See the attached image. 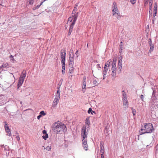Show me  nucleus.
<instances>
[{"label":"nucleus","mask_w":158,"mask_h":158,"mask_svg":"<svg viewBox=\"0 0 158 158\" xmlns=\"http://www.w3.org/2000/svg\"><path fill=\"white\" fill-rule=\"evenodd\" d=\"M51 129L56 134H62L64 132V130H66V127L62 123H54L52 125Z\"/></svg>","instance_id":"1"},{"label":"nucleus","mask_w":158,"mask_h":158,"mask_svg":"<svg viewBox=\"0 0 158 158\" xmlns=\"http://www.w3.org/2000/svg\"><path fill=\"white\" fill-rule=\"evenodd\" d=\"M144 125V128H145L146 131L144 132H142L140 135L151 133L154 130L152 125L151 123H145Z\"/></svg>","instance_id":"2"},{"label":"nucleus","mask_w":158,"mask_h":158,"mask_svg":"<svg viewBox=\"0 0 158 158\" xmlns=\"http://www.w3.org/2000/svg\"><path fill=\"white\" fill-rule=\"evenodd\" d=\"M60 98V91L59 89L57 91V92L56 94L55 98L52 104L53 107H55L56 106L59 102Z\"/></svg>","instance_id":"3"},{"label":"nucleus","mask_w":158,"mask_h":158,"mask_svg":"<svg viewBox=\"0 0 158 158\" xmlns=\"http://www.w3.org/2000/svg\"><path fill=\"white\" fill-rule=\"evenodd\" d=\"M87 126H83L81 130V136L83 139H86L88 133L86 131Z\"/></svg>","instance_id":"4"},{"label":"nucleus","mask_w":158,"mask_h":158,"mask_svg":"<svg viewBox=\"0 0 158 158\" xmlns=\"http://www.w3.org/2000/svg\"><path fill=\"white\" fill-rule=\"evenodd\" d=\"M66 52L65 50L64 49L61 51L60 58L61 61H65V60Z\"/></svg>","instance_id":"5"},{"label":"nucleus","mask_w":158,"mask_h":158,"mask_svg":"<svg viewBox=\"0 0 158 158\" xmlns=\"http://www.w3.org/2000/svg\"><path fill=\"white\" fill-rule=\"evenodd\" d=\"M112 7L113 8L112 11L114 12L113 14V15L114 16L115 15V14H116V13L119 12L117 8L116 3L115 2H114L113 3Z\"/></svg>","instance_id":"6"},{"label":"nucleus","mask_w":158,"mask_h":158,"mask_svg":"<svg viewBox=\"0 0 158 158\" xmlns=\"http://www.w3.org/2000/svg\"><path fill=\"white\" fill-rule=\"evenodd\" d=\"M148 44L150 46V49L149 50L148 53H151L154 50V44L152 43V41L151 39H148Z\"/></svg>","instance_id":"7"},{"label":"nucleus","mask_w":158,"mask_h":158,"mask_svg":"<svg viewBox=\"0 0 158 158\" xmlns=\"http://www.w3.org/2000/svg\"><path fill=\"white\" fill-rule=\"evenodd\" d=\"M82 142L84 148L85 150H87L88 149V146L87 143V139H83L82 140Z\"/></svg>","instance_id":"8"},{"label":"nucleus","mask_w":158,"mask_h":158,"mask_svg":"<svg viewBox=\"0 0 158 158\" xmlns=\"http://www.w3.org/2000/svg\"><path fill=\"white\" fill-rule=\"evenodd\" d=\"M24 79L22 77H20L19 78V81L18 83V85H17V88H19V87L21 86L22 85L23 83V81H24Z\"/></svg>","instance_id":"9"},{"label":"nucleus","mask_w":158,"mask_h":158,"mask_svg":"<svg viewBox=\"0 0 158 158\" xmlns=\"http://www.w3.org/2000/svg\"><path fill=\"white\" fill-rule=\"evenodd\" d=\"M116 60H114L112 62L111 65H112V70L116 71Z\"/></svg>","instance_id":"10"},{"label":"nucleus","mask_w":158,"mask_h":158,"mask_svg":"<svg viewBox=\"0 0 158 158\" xmlns=\"http://www.w3.org/2000/svg\"><path fill=\"white\" fill-rule=\"evenodd\" d=\"M111 61V60H109L106 63L104 67V71L106 72H107L109 69V67L110 65V62Z\"/></svg>","instance_id":"11"},{"label":"nucleus","mask_w":158,"mask_h":158,"mask_svg":"<svg viewBox=\"0 0 158 158\" xmlns=\"http://www.w3.org/2000/svg\"><path fill=\"white\" fill-rule=\"evenodd\" d=\"M157 11V6L156 3H155L154 6L153 14V16L155 17Z\"/></svg>","instance_id":"12"},{"label":"nucleus","mask_w":158,"mask_h":158,"mask_svg":"<svg viewBox=\"0 0 158 158\" xmlns=\"http://www.w3.org/2000/svg\"><path fill=\"white\" fill-rule=\"evenodd\" d=\"M74 64V59L73 58H69V67H73Z\"/></svg>","instance_id":"13"},{"label":"nucleus","mask_w":158,"mask_h":158,"mask_svg":"<svg viewBox=\"0 0 158 158\" xmlns=\"http://www.w3.org/2000/svg\"><path fill=\"white\" fill-rule=\"evenodd\" d=\"M104 143L102 142L100 143V152L101 153H104Z\"/></svg>","instance_id":"14"},{"label":"nucleus","mask_w":158,"mask_h":158,"mask_svg":"<svg viewBox=\"0 0 158 158\" xmlns=\"http://www.w3.org/2000/svg\"><path fill=\"white\" fill-rule=\"evenodd\" d=\"M85 123L87 125L86 126H87L86 128H87V131L88 130L89 128V125L90 124V121L89 118H87L85 120Z\"/></svg>","instance_id":"15"},{"label":"nucleus","mask_w":158,"mask_h":158,"mask_svg":"<svg viewBox=\"0 0 158 158\" xmlns=\"http://www.w3.org/2000/svg\"><path fill=\"white\" fill-rule=\"evenodd\" d=\"M5 131L7 133V135L10 136H11V130H10L9 127H7L6 129H5Z\"/></svg>","instance_id":"16"},{"label":"nucleus","mask_w":158,"mask_h":158,"mask_svg":"<svg viewBox=\"0 0 158 158\" xmlns=\"http://www.w3.org/2000/svg\"><path fill=\"white\" fill-rule=\"evenodd\" d=\"M122 94L123 95L122 100H126L127 99V94L125 92L124 90L122 91Z\"/></svg>","instance_id":"17"},{"label":"nucleus","mask_w":158,"mask_h":158,"mask_svg":"<svg viewBox=\"0 0 158 158\" xmlns=\"http://www.w3.org/2000/svg\"><path fill=\"white\" fill-rule=\"evenodd\" d=\"M83 82L82 89H83L85 88L86 85V78L85 77H83Z\"/></svg>","instance_id":"18"},{"label":"nucleus","mask_w":158,"mask_h":158,"mask_svg":"<svg viewBox=\"0 0 158 158\" xmlns=\"http://www.w3.org/2000/svg\"><path fill=\"white\" fill-rule=\"evenodd\" d=\"M69 58H73L74 54L73 52V50H70L69 52Z\"/></svg>","instance_id":"19"},{"label":"nucleus","mask_w":158,"mask_h":158,"mask_svg":"<svg viewBox=\"0 0 158 158\" xmlns=\"http://www.w3.org/2000/svg\"><path fill=\"white\" fill-rule=\"evenodd\" d=\"M122 60H119L118 63V69L120 70V71H121L122 69Z\"/></svg>","instance_id":"20"},{"label":"nucleus","mask_w":158,"mask_h":158,"mask_svg":"<svg viewBox=\"0 0 158 158\" xmlns=\"http://www.w3.org/2000/svg\"><path fill=\"white\" fill-rule=\"evenodd\" d=\"M26 72L25 71H23L22 73V74L21 75L20 77H22L24 79L26 77Z\"/></svg>","instance_id":"21"},{"label":"nucleus","mask_w":158,"mask_h":158,"mask_svg":"<svg viewBox=\"0 0 158 158\" xmlns=\"http://www.w3.org/2000/svg\"><path fill=\"white\" fill-rule=\"evenodd\" d=\"M114 15L118 20L120 19L121 18L119 12L116 13V14H115Z\"/></svg>","instance_id":"22"},{"label":"nucleus","mask_w":158,"mask_h":158,"mask_svg":"<svg viewBox=\"0 0 158 158\" xmlns=\"http://www.w3.org/2000/svg\"><path fill=\"white\" fill-rule=\"evenodd\" d=\"M112 73L111 74V76L112 77H113L114 78H115L116 75V71H114L112 70Z\"/></svg>","instance_id":"23"},{"label":"nucleus","mask_w":158,"mask_h":158,"mask_svg":"<svg viewBox=\"0 0 158 158\" xmlns=\"http://www.w3.org/2000/svg\"><path fill=\"white\" fill-rule=\"evenodd\" d=\"M123 43L122 42H121L120 43V44L119 45L120 47V52H121L122 50L123 49Z\"/></svg>","instance_id":"24"},{"label":"nucleus","mask_w":158,"mask_h":158,"mask_svg":"<svg viewBox=\"0 0 158 158\" xmlns=\"http://www.w3.org/2000/svg\"><path fill=\"white\" fill-rule=\"evenodd\" d=\"M69 67V73H72L73 71V67Z\"/></svg>","instance_id":"25"},{"label":"nucleus","mask_w":158,"mask_h":158,"mask_svg":"<svg viewBox=\"0 0 158 158\" xmlns=\"http://www.w3.org/2000/svg\"><path fill=\"white\" fill-rule=\"evenodd\" d=\"M62 64V69L65 70V61L61 62Z\"/></svg>","instance_id":"26"},{"label":"nucleus","mask_w":158,"mask_h":158,"mask_svg":"<svg viewBox=\"0 0 158 158\" xmlns=\"http://www.w3.org/2000/svg\"><path fill=\"white\" fill-rule=\"evenodd\" d=\"M123 101V105L126 106V107H125V108H126L127 107V103H128V101L127 99L126 100V101H125V100H124Z\"/></svg>","instance_id":"27"},{"label":"nucleus","mask_w":158,"mask_h":158,"mask_svg":"<svg viewBox=\"0 0 158 158\" xmlns=\"http://www.w3.org/2000/svg\"><path fill=\"white\" fill-rule=\"evenodd\" d=\"M78 14V12H77V13L76 14H74V15H72L73 16V17H74V21H76L77 19V16H78V15H77V14Z\"/></svg>","instance_id":"28"},{"label":"nucleus","mask_w":158,"mask_h":158,"mask_svg":"<svg viewBox=\"0 0 158 158\" xmlns=\"http://www.w3.org/2000/svg\"><path fill=\"white\" fill-rule=\"evenodd\" d=\"M10 60L12 62H14L15 60L14 58H13V56L12 55H10Z\"/></svg>","instance_id":"29"},{"label":"nucleus","mask_w":158,"mask_h":158,"mask_svg":"<svg viewBox=\"0 0 158 158\" xmlns=\"http://www.w3.org/2000/svg\"><path fill=\"white\" fill-rule=\"evenodd\" d=\"M42 137L44 139L46 140L48 138V135L46 134L45 135H43Z\"/></svg>","instance_id":"30"},{"label":"nucleus","mask_w":158,"mask_h":158,"mask_svg":"<svg viewBox=\"0 0 158 158\" xmlns=\"http://www.w3.org/2000/svg\"><path fill=\"white\" fill-rule=\"evenodd\" d=\"M77 7H75L72 12V14H75L76 13L77 11Z\"/></svg>","instance_id":"31"},{"label":"nucleus","mask_w":158,"mask_h":158,"mask_svg":"<svg viewBox=\"0 0 158 158\" xmlns=\"http://www.w3.org/2000/svg\"><path fill=\"white\" fill-rule=\"evenodd\" d=\"M40 114L41 116H44L46 115V113L44 112V111H42L40 112Z\"/></svg>","instance_id":"32"},{"label":"nucleus","mask_w":158,"mask_h":158,"mask_svg":"<svg viewBox=\"0 0 158 158\" xmlns=\"http://www.w3.org/2000/svg\"><path fill=\"white\" fill-rule=\"evenodd\" d=\"M131 110H132V113H133V115H135V113H136L135 110L132 108H131Z\"/></svg>","instance_id":"33"},{"label":"nucleus","mask_w":158,"mask_h":158,"mask_svg":"<svg viewBox=\"0 0 158 158\" xmlns=\"http://www.w3.org/2000/svg\"><path fill=\"white\" fill-rule=\"evenodd\" d=\"M34 0H28V1L30 4H32L34 2Z\"/></svg>","instance_id":"34"},{"label":"nucleus","mask_w":158,"mask_h":158,"mask_svg":"<svg viewBox=\"0 0 158 158\" xmlns=\"http://www.w3.org/2000/svg\"><path fill=\"white\" fill-rule=\"evenodd\" d=\"M106 72H104V71H103V79H104L106 77Z\"/></svg>","instance_id":"35"},{"label":"nucleus","mask_w":158,"mask_h":158,"mask_svg":"<svg viewBox=\"0 0 158 158\" xmlns=\"http://www.w3.org/2000/svg\"><path fill=\"white\" fill-rule=\"evenodd\" d=\"M93 83L94 85H97L98 84V83L97 81L96 80H94L93 81Z\"/></svg>","instance_id":"36"},{"label":"nucleus","mask_w":158,"mask_h":158,"mask_svg":"<svg viewBox=\"0 0 158 158\" xmlns=\"http://www.w3.org/2000/svg\"><path fill=\"white\" fill-rule=\"evenodd\" d=\"M51 148L50 146H48L46 148H44V149H46L47 150L49 151L51 150Z\"/></svg>","instance_id":"37"},{"label":"nucleus","mask_w":158,"mask_h":158,"mask_svg":"<svg viewBox=\"0 0 158 158\" xmlns=\"http://www.w3.org/2000/svg\"><path fill=\"white\" fill-rule=\"evenodd\" d=\"M4 123H5L4 128L5 129H6L7 127H9L8 126L7 123H6V122H4Z\"/></svg>","instance_id":"38"},{"label":"nucleus","mask_w":158,"mask_h":158,"mask_svg":"<svg viewBox=\"0 0 158 158\" xmlns=\"http://www.w3.org/2000/svg\"><path fill=\"white\" fill-rule=\"evenodd\" d=\"M148 1L149 0H145L144 6H145L148 3Z\"/></svg>","instance_id":"39"},{"label":"nucleus","mask_w":158,"mask_h":158,"mask_svg":"<svg viewBox=\"0 0 158 158\" xmlns=\"http://www.w3.org/2000/svg\"><path fill=\"white\" fill-rule=\"evenodd\" d=\"M76 21H74V20H73V21L71 24L70 25V26H72L73 27L75 23V22Z\"/></svg>","instance_id":"40"},{"label":"nucleus","mask_w":158,"mask_h":158,"mask_svg":"<svg viewBox=\"0 0 158 158\" xmlns=\"http://www.w3.org/2000/svg\"><path fill=\"white\" fill-rule=\"evenodd\" d=\"M40 6V5H37L35 7H34L33 8V10H35L37 9H38Z\"/></svg>","instance_id":"41"},{"label":"nucleus","mask_w":158,"mask_h":158,"mask_svg":"<svg viewBox=\"0 0 158 158\" xmlns=\"http://www.w3.org/2000/svg\"><path fill=\"white\" fill-rule=\"evenodd\" d=\"M5 150H9V146L7 145H5L4 147Z\"/></svg>","instance_id":"42"},{"label":"nucleus","mask_w":158,"mask_h":158,"mask_svg":"<svg viewBox=\"0 0 158 158\" xmlns=\"http://www.w3.org/2000/svg\"><path fill=\"white\" fill-rule=\"evenodd\" d=\"M16 138L18 141H19L20 139L18 133H17V135H16Z\"/></svg>","instance_id":"43"},{"label":"nucleus","mask_w":158,"mask_h":158,"mask_svg":"<svg viewBox=\"0 0 158 158\" xmlns=\"http://www.w3.org/2000/svg\"><path fill=\"white\" fill-rule=\"evenodd\" d=\"M92 109L91 108H89L88 111V113L89 114H90L92 112Z\"/></svg>","instance_id":"44"},{"label":"nucleus","mask_w":158,"mask_h":158,"mask_svg":"<svg viewBox=\"0 0 158 158\" xmlns=\"http://www.w3.org/2000/svg\"><path fill=\"white\" fill-rule=\"evenodd\" d=\"M140 98L141 99V100L143 101L144 102L143 100V98H144V96L143 95H141L140 96Z\"/></svg>","instance_id":"45"},{"label":"nucleus","mask_w":158,"mask_h":158,"mask_svg":"<svg viewBox=\"0 0 158 158\" xmlns=\"http://www.w3.org/2000/svg\"><path fill=\"white\" fill-rule=\"evenodd\" d=\"M73 27L72 26H70L69 29V31L70 32H72L73 29Z\"/></svg>","instance_id":"46"},{"label":"nucleus","mask_w":158,"mask_h":158,"mask_svg":"<svg viewBox=\"0 0 158 158\" xmlns=\"http://www.w3.org/2000/svg\"><path fill=\"white\" fill-rule=\"evenodd\" d=\"M130 1L132 4H134L135 3V0H130Z\"/></svg>","instance_id":"47"},{"label":"nucleus","mask_w":158,"mask_h":158,"mask_svg":"<svg viewBox=\"0 0 158 158\" xmlns=\"http://www.w3.org/2000/svg\"><path fill=\"white\" fill-rule=\"evenodd\" d=\"M78 54H79L78 51L77 50L76 51V52L75 53V54H76V56H77V57H78Z\"/></svg>","instance_id":"48"},{"label":"nucleus","mask_w":158,"mask_h":158,"mask_svg":"<svg viewBox=\"0 0 158 158\" xmlns=\"http://www.w3.org/2000/svg\"><path fill=\"white\" fill-rule=\"evenodd\" d=\"M104 153H101V158H104Z\"/></svg>","instance_id":"49"},{"label":"nucleus","mask_w":158,"mask_h":158,"mask_svg":"<svg viewBox=\"0 0 158 158\" xmlns=\"http://www.w3.org/2000/svg\"><path fill=\"white\" fill-rule=\"evenodd\" d=\"M43 133L44 134H47V132L45 130H44L43 131Z\"/></svg>","instance_id":"50"},{"label":"nucleus","mask_w":158,"mask_h":158,"mask_svg":"<svg viewBox=\"0 0 158 158\" xmlns=\"http://www.w3.org/2000/svg\"><path fill=\"white\" fill-rule=\"evenodd\" d=\"M141 131H144V132L145 131H146V129H145V128H144V127H143L141 129Z\"/></svg>","instance_id":"51"},{"label":"nucleus","mask_w":158,"mask_h":158,"mask_svg":"<svg viewBox=\"0 0 158 158\" xmlns=\"http://www.w3.org/2000/svg\"><path fill=\"white\" fill-rule=\"evenodd\" d=\"M41 117H42V116L40 114L39 115H38L37 116V118L38 119H40V118H41Z\"/></svg>","instance_id":"52"},{"label":"nucleus","mask_w":158,"mask_h":158,"mask_svg":"<svg viewBox=\"0 0 158 158\" xmlns=\"http://www.w3.org/2000/svg\"><path fill=\"white\" fill-rule=\"evenodd\" d=\"M152 3H151V5H150L149 9L150 10L152 9Z\"/></svg>","instance_id":"53"},{"label":"nucleus","mask_w":158,"mask_h":158,"mask_svg":"<svg viewBox=\"0 0 158 158\" xmlns=\"http://www.w3.org/2000/svg\"><path fill=\"white\" fill-rule=\"evenodd\" d=\"M8 64H3L2 65V66L3 67H6V66H7Z\"/></svg>","instance_id":"54"},{"label":"nucleus","mask_w":158,"mask_h":158,"mask_svg":"<svg viewBox=\"0 0 158 158\" xmlns=\"http://www.w3.org/2000/svg\"><path fill=\"white\" fill-rule=\"evenodd\" d=\"M62 73L63 74H64L65 73V70H64V69L62 70Z\"/></svg>","instance_id":"55"},{"label":"nucleus","mask_w":158,"mask_h":158,"mask_svg":"<svg viewBox=\"0 0 158 158\" xmlns=\"http://www.w3.org/2000/svg\"><path fill=\"white\" fill-rule=\"evenodd\" d=\"M97 67L98 69L99 68H101V67L100 66V64H97Z\"/></svg>","instance_id":"56"},{"label":"nucleus","mask_w":158,"mask_h":158,"mask_svg":"<svg viewBox=\"0 0 158 158\" xmlns=\"http://www.w3.org/2000/svg\"><path fill=\"white\" fill-rule=\"evenodd\" d=\"M152 0H149V4L150 5H151V3L152 4Z\"/></svg>","instance_id":"57"},{"label":"nucleus","mask_w":158,"mask_h":158,"mask_svg":"<svg viewBox=\"0 0 158 158\" xmlns=\"http://www.w3.org/2000/svg\"><path fill=\"white\" fill-rule=\"evenodd\" d=\"M72 32H70L69 31V33H68V35H70L71 34V33Z\"/></svg>","instance_id":"58"},{"label":"nucleus","mask_w":158,"mask_h":158,"mask_svg":"<svg viewBox=\"0 0 158 158\" xmlns=\"http://www.w3.org/2000/svg\"><path fill=\"white\" fill-rule=\"evenodd\" d=\"M72 32H70L69 31V33H68V35H70L71 34V33Z\"/></svg>","instance_id":"59"},{"label":"nucleus","mask_w":158,"mask_h":158,"mask_svg":"<svg viewBox=\"0 0 158 158\" xmlns=\"http://www.w3.org/2000/svg\"><path fill=\"white\" fill-rule=\"evenodd\" d=\"M155 21V19L152 20V23L153 24H154V23Z\"/></svg>","instance_id":"60"},{"label":"nucleus","mask_w":158,"mask_h":158,"mask_svg":"<svg viewBox=\"0 0 158 158\" xmlns=\"http://www.w3.org/2000/svg\"><path fill=\"white\" fill-rule=\"evenodd\" d=\"M156 93V91L154 90H153V95L154 94H155Z\"/></svg>","instance_id":"61"},{"label":"nucleus","mask_w":158,"mask_h":158,"mask_svg":"<svg viewBox=\"0 0 158 158\" xmlns=\"http://www.w3.org/2000/svg\"><path fill=\"white\" fill-rule=\"evenodd\" d=\"M122 56H120V57H119V59H120V60H122Z\"/></svg>","instance_id":"62"},{"label":"nucleus","mask_w":158,"mask_h":158,"mask_svg":"<svg viewBox=\"0 0 158 158\" xmlns=\"http://www.w3.org/2000/svg\"><path fill=\"white\" fill-rule=\"evenodd\" d=\"M93 113H95V111H92V112H91V113H92V114H93Z\"/></svg>","instance_id":"63"},{"label":"nucleus","mask_w":158,"mask_h":158,"mask_svg":"<svg viewBox=\"0 0 158 158\" xmlns=\"http://www.w3.org/2000/svg\"><path fill=\"white\" fill-rule=\"evenodd\" d=\"M155 17H153V19H155V20L156 19V18H155Z\"/></svg>","instance_id":"64"}]
</instances>
